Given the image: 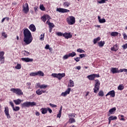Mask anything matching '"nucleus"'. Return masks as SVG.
Returning <instances> with one entry per match:
<instances>
[{
  "label": "nucleus",
  "instance_id": "1",
  "mask_svg": "<svg viewBox=\"0 0 127 127\" xmlns=\"http://www.w3.org/2000/svg\"><path fill=\"white\" fill-rule=\"evenodd\" d=\"M23 34V41L25 42L26 45L30 44V43L32 42V35L31 34L30 31H29L28 29L26 28L24 30Z\"/></svg>",
  "mask_w": 127,
  "mask_h": 127
},
{
  "label": "nucleus",
  "instance_id": "2",
  "mask_svg": "<svg viewBox=\"0 0 127 127\" xmlns=\"http://www.w3.org/2000/svg\"><path fill=\"white\" fill-rule=\"evenodd\" d=\"M33 106H36V102H26L21 104V108H29Z\"/></svg>",
  "mask_w": 127,
  "mask_h": 127
},
{
  "label": "nucleus",
  "instance_id": "3",
  "mask_svg": "<svg viewBox=\"0 0 127 127\" xmlns=\"http://www.w3.org/2000/svg\"><path fill=\"white\" fill-rule=\"evenodd\" d=\"M95 84L94 85V88H93L94 93L95 94H97L98 92H99V90H100V80L99 79H95Z\"/></svg>",
  "mask_w": 127,
  "mask_h": 127
},
{
  "label": "nucleus",
  "instance_id": "4",
  "mask_svg": "<svg viewBox=\"0 0 127 127\" xmlns=\"http://www.w3.org/2000/svg\"><path fill=\"white\" fill-rule=\"evenodd\" d=\"M10 91L14 93V94L17 95V96H22L23 95V92L20 88H11Z\"/></svg>",
  "mask_w": 127,
  "mask_h": 127
},
{
  "label": "nucleus",
  "instance_id": "5",
  "mask_svg": "<svg viewBox=\"0 0 127 127\" xmlns=\"http://www.w3.org/2000/svg\"><path fill=\"white\" fill-rule=\"evenodd\" d=\"M66 22H67L69 25H73L76 22V19L73 16H69L66 18Z\"/></svg>",
  "mask_w": 127,
  "mask_h": 127
},
{
  "label": "nucleus",
  "instance_id": "6",
  "mask_svg": "<svg viewBox=\"0 0 127 127\" xmlns=\"http://www.w3.org/2000/svg\"><path fill=\"white\" fill-rule=\"evenodd\" d=\"M52 77L54 78H57V79L59 80H61L63 77H65V73H52Z\"/></svg>",
  "mask_w": 127,
  "mask_h": 127
},
{
  "label": "nucleus",
  "instance_id": "7",
  "mask_svg": "<svg viewBox=\"0 0 127 127\" xmlns=\"http://www.w3.org/2000/svg\"><path fill=\"white\" fill-rule=\"evenodd\" d=\"M87 78L90 81H94L95 78H100L99 74L93 73L87 76Z\"/></svg>",
  "mask_w": 127,
  "mask_h": 127
},
{
  "label": "nucleus",
  "instance_id": "8",
  "mask_svg": "<svg viewBox=\"0 0 127 127\" xmlns=\"http://www.w3.org/2000/svg\"><path fill=\"white\" fill-rule=\"evenodd\" d=\"M23 11L24 13L27 14L29 11V6L28 3H25L23 5Z\"/></svg>",
  "mask_w": 127,
  "mask_h": 127
},
{
  "label": "nucleus",
  "instance_id": "9",
  "mask_svg": "<svg viewBox=\"0 0 127 127\" xmlns=\"http://www.w3.org/2000/svg\"><path fill=\"white\" fill-rule=\"evenodd\" d=\"M4 52H0V64H3L4 63Z\"/></svg>",
  "mask_w": 127,
  "mask_h": 127
},
{
  "label": "nucleus",
  "instance_id": "10",
  "mask_svg": "<svg viewBox=\"0 0 127 127\" xmlns=\"http://www.w3.org/2000/svg\"><path fill=\"white\" fill-rule=\"evenodd\" d=\"M57 11H59V12H62V13H65V12H70L69 10L63 8H57Z\"/></svg>",
  "mask_w": 127,
  "mask_h": 127
},
{
  "label": "nucleus",
  "instance_id": "11",
  "mask_svg": "<svg viewBox=\"0 0 127 127\" xmlns=\"http://www.w3.org/2000/svg\"><path fill=\"white\" fill-rule=\"evenodd\" d=\"M108 96H110L111 98H115L116 96V92H115V90H111L109 91L106 95V97H108Z\"/></svg>",
  "mask_w": 127,
  "mask_h": 127
},
{
  "label": "nucleus",
  "instance_id": "12",
  "mask_svg": "<svg viewBox=\"0 0 127 127\" xmlns=\"http://www.w3.org/2000/svg\"><path fill=\"white\" fill-rule=\"evenodd\" d=\"M70 92H71V88H68L64 92L62 93L61 96L62 97H66L67 95H69V94H70Z\"/></svg>",
  "mask_w": 127,
  "mask_h": 127
},
{
  "label": "nucleus",
  "instance_id": "13",
  "mask_svg": "<svg viewBox=\"0 0 127 127\" xmlns=\"http://www.w3.org/2000/svg\"><path fill=\"white\" fill-rule=\"evenodd\" d=\"M63 37L65 38V39H69V38H72V34L71 33L65 32L63 34Z\"/></svg>",
  "mask_w": 127,
  "mask_h": 127
},
{
  "label": "nucleus",
  "instance_id": "14",
  "mask_svg": "<svg viewBox=\"0 0 127 127\" xmlns=\"http://www.w3.org/2000/svg\"><path fill=\"white\" fill-rule=\"evenodd\" d=\"M22 61H23L24 62H33V59H30L29 58H21Z\"/></svg>",
  "mask_w": 127,
  "mask_h": 127
},
{
  "label": "nucleus",
  "instance_id": "15",
  "mask_svg": "<svg viewBox=\"0 0 127 127\" xmlns=\"http://www.w3.org/2000/svg\"><path fill=\"white\" fill-rule=\"evenodd\" d=\"M29 28L30 30H31V31H32L33 32L36 31V27L33 24L30 25L29 26Z\"/></svg>",
  "mask_w": 127,
  "mask_h": 127
},
{
  "label": "nucleus",
  "instance_id": "16",
  "mask_svg": "<svg viewBox=\"0 0 127 127\" xmlns=\"http://www.w3.org/2000/svg\"><path fill=\"white\" fill-rule=\"evenodd\" d=\"M119 50V46H118V44H116L112 48H111V51H114L115 52H117Z\"/></svg>",
  "mask_w": 127,
  "mask_h": 127
},
{
  "label": "nucleus",
  "instance_id": "17",
  "mask_svg": "<svg viewBox=\"0 0 127 127\" xmlns=\"http://www.w3.org/2000/svg\"><path fill=\"white\" fill-rule=\"evenodd\" d=\"M117 108H116V107L113 108L112 109H111L109 111V114L108 115V116H111V115H113V114H114V113H115V112L116 111Z\"/></svg>",
  "mask_w": 127,
  "mask_h": 127
},
{
  "label": "nucleus",
  "instance_id": "18",
  "mask_svg": "<svg viewBox=\"0 0 127 127\" xmlns=\"http://www.w3.org/2000/svg\"><path fill=\"white\" fill-rule=\"evenodd\" d=\"M41 112L43 115H45L46 114H47L48 110H47V108H42L41 109Z\"/></svg>",
  "mask_w": 127,
  "mask_h": 127
},
{
  "label": "nucleus",
  "instance_id": "19",
  "mask_svg": "<svg viewBox=\"0 0 127 127\" xmlns=\"http://www.w3.org/2000/svg\"><path fill=\"white\" fill-rule=\"evenodd\" d=\"M13 102L14 104L16 105H20L21 104V102H23V100H21V99H17V100H14Z\"/></svg>",
  "mask_w": 127,
  "mask_h": 127
},
{
  "label": "nucleus",
  "instance_id": "20",
  "mask_svg": "<svg viewBox=\"0 0 127 127\" xmlns=\"http://www.w3.org/2000/svg\"><path fill=\"white\" fill-rule=\"evenodd\" d=\"M21 53L23 55V56H24V57H27L30 55V53L25 50L22 51Z\"/></svg>",
  "mask_w": 127,
  "mask_h": 127
},
{
  "label": "nucleus",
  "instance_id": "21",
  "mask_svg": "<svg viewBox=\"0 0 127 127\" xmlns=\"http://www.w3.org/2000/svg\"><path fill=\"white\" fill-rule=\"evenodd\" d=\"M111 71L113 74H116V73H120V71H119V70H118V68H117L116 67H112L111 69Z\"/></svg>",
  "mask_w": 127,
  "mask_h": 127
},
{
  "label": "nucleus",
  "instance_id": "22",
  "mask_svg": "<svg viewBox=\"0 0 127 127\" xmlns=\"http://www.w3.org/2000/svg\"><path fill=\"white\" fill-rule=\"evenodd\" d=\"M67 87H74V81L73 80H72V79H70L68 83V86Z\"/></svg>",
  "mask_w": 127,
  "mask_h": 127
},
{
  "label": "nucleus",
  "instance_id": "23",
  "mask_svg": "<svg viewBox=\"0 0 127 127\" xmlns=\"http://www.w3.org/2000/svg\"><path fill=\"white\" fill-rule=\"evenodd\" d=\"M36 74H37V76H40L41 77H43V76H44V73L43 72V71L41 70L36 72Z\"/></svg>",
  "mask_w": 127,
  "mask_h": 127
},
{
  "label": "nucleus",
  "instance_id": "24",
  "mask_svg": "<svg viewBox=\"0 0 127 127\" xmlns=\"http://www.w3.org/2000/svg\"><path fill=\"white\" fill-rule=\"evenodd\" d=\"M63 5L64 6V7H68V6H69V5H71V3H70L68 1H65Z\"/></svg>",
  "mask_w": 127,
  "mask_h": 127
},
{
  "label": "nucleus",
  "instance_id": "25",
  "mask_svg": "<svg viewBox=\"0 0 127 127\" xmlns=\"http://www.w3.org/2000/svg\"><path fill=\"white\" fill-rule=\"evenodd\" d=\"M61 115H62V106H61L59 110V114L57 115V118H59V119H60V118H61Z\"/></svg>",
  "mask_w": 127,
  "mask_h": 127
},
{
  "label": "nucleus",
  "instance_id": "26",
  "mask_svg": "<svg viewBox=\"0 0 127 127\" xmlns=\"http://www.w3.org/2000/svg\"><path fill=\"white\" fill-rule=\"evenodd\" d=\"M125 89V86H124V84H120L118 87V89L120 91H123Z\"/></svg>",
  "mask_w": 127,
  "mask_h": 127
},
{
  "label": "nucleus",
  "instance_id": "27",
  "mask_svg": "<svg viewBox=\"0 0 127 127\" xmlns=\"http://www.w3.org/2000/svg\"><path fill=\"white\" fill-rule=\"evenodd\" d=\"M118 117L117 116H112L109 117L108 120H110V121H115V120H117Z\"/></svg>",
  "mask_w": 127,
  "mask_h": 127
},
{
  "label": "nucleus",
  "instance_id": "28",
  "mask_svg": "<svg viewBox=\"0 0 127 127\" xmlns=\"http://www.w3.org/2000/svg\"><path fill=\"white\" fill-rule=\"evenodd\" d=\"M100 40H101V37H98L94 39L93 40L94 44H96L97 42H98V41H100Z\"/></svg>",
  "mask_w": 127,
  "mask_h": 127
},
{
  "label": "nucleus",
  "instance_id": "29",
  "mask_svg": "<svg viewBox=\"0 0 127 127\" xmlns=\"http://www.w3.org/2000/svg\"><path fill=\"white\" fill-rule=\"evenodd\" d=\"M111 36H118L119 35V32H112L111 33Z\"/></svg>",
  "mask_w": 127,
  "mask_h": 127
},
{
  "label": "nucleus",
  "instance_id": "30",
  "mask_svg": "<svg viewBox=\"0 0 127 127\" xmlns=\"http://www.w3.org/2000/svg\"><path fill=\"white\" fill-rule=\"evenodd\" d=\"M77 54L75 52H72V53H69L68 54V56L69 57H74V56H76Z\"/></svg>",
  "mask_w": 127,
  "mask_h": 127
},
{
  "label": "nucleus",
  "instance_id": "31",
  "mask_svg": "<svg viewBox=\"0 0 127 127\" xmlns=\"http://www.w3.org/2000/svg\"><path fill=\"white\" fill-rule=\"evenodd\" d=\"M98 44L100 47H103V46H104V45H105V42L104 41L103 42L101 41L98 42Z\"/></svg>",
  "mask_w": 127,
  "mask_h": 127
},
{
  "label": "nucleus",
  "instance_id": "32",
  "mask_svg": "<svg viewBox=\"0 0 127 127\" xmlns=\"http://www.w3.org/2000/svg\"><path fill=\"white\" fill-rule=\"evenodd\" d=\"M4 114L6 116V115H7L9 114V110H8V108L7 107H5V110H4Z\"/></svg>",
  "mask_w": 127,
  "mask_h": 127
},
{
  "label": "nucleus",
  "instance_id": "33",
  "mask_svg": "<svg viewBox=\"0 0 127 127\" xmlns=\"http://www.w3.org/2000/svg\"><path fill=\"white\" fill-rule=\"evenodd\" d=\"M76 120H75V119L74 118H70L69 120V124H73V123H75Z\"/></svg>",
  "mask_w": 127,
  "mask_h": 127
},
{
  "label": "nucleus",
  "instance_id": "34",
  "mask_svg": "<svg viewBox=\"0 0 127 127\" xmlns=\"http://www.w3.org/2000/svg\"><path fill=\"white\" fill-rule=\"evenodd\" d=\"M49 27H52L53 28V27H55V25H54V24L53 23H51L50 22H49V23H48Z\"/></svg>",
  "mask_w": 127,
  "mask_h": 127
},
{
  "label": "nucleus",
  "instance_id": "35",
  "mask_svg": "<svg viewBox=\"0 0 127 127\" xmlns=\"http://www.w3.org/2000/svg\"><path fill=\"white\" fill-rule=\"evenodd\" d=\"M98 95L100 97H104V91H103V90H100L98 93Z\"/></svg>",
  "mask_w": 127,
  "mask_h": 127
},
{
  "label": "nucleus",
  "instance_id": "36",
  "mask_svg": "<svg viewBox=\"0 0 127 127\" xmlns=\"http://www.w3.org/2000/svg\"><path fill=\"white\" fill-rule=\"evenodd\" d=\"M36 93L37 94V95H42V90H40V89H38L36 90Z\"/></svg>",
  "mask_w": 127,
  "mask_h": 127
},
{
  "label": "nucleus",
  "instance_id": "37",
  "mask_svg": "<svg viewBox=\"0 0 127 127\" xmlns=\"http://www.w3.org/2000/svg\"><path fill=\"white\" fill-rule=\"evenodd\" d=\"M19 110H20V108L18 106H16L15 108L14 107V108H13V111L15 112H17V111H19Z\"/></svg>",
  "mask_w": 127,
  "mask_h": 127
},
{
  "label": "nucleus",
  "instance_id": "38",
  "mask_svg": "<svg viewBox=\"0 0 127 127\" xmlns=\"http://www.w3.org/2000/svg\"><path fill=\"white\" fill-rule=\"evenodd\" d=\"M15 68L17 70H19V69H21V64H17V65L15 67Z\"/></svg>",
  "mask_w": 127,
  "mask_h": 127
},
{
  "label": "nucleus",
  "instance_id": "39",
  "mask_svg": "<svg viewBox=\"0 0 127 127\" xmlns=\"http://www.w3.org/2000/svg\"><path fill=\"white\" fill-rule=\"evenodd\" d=\"M40 9L43 11H45V10H46V9L44 7V5L43 4L40 5Z\"/></svg>",
  "mask_w": 127,
  "mask_h": 127
},
{
  "label": "nucleus",
  "instance_id": "40",
  "mask_svg": "<svg viewBox=\"0 0 127 127\" xmlns=\"http://www.w3.org/2000/svg\"><path fill=\"white\" fill-rule=\"evenodd\" d=\"M108 0H101L100 1L98 0L97 2H98V3H100V4L105 3L106 1H108Z\"/></svg>",
  "mask_w": 127,
  "mask_h": 127
},
{
  "label": "nucleus",
  "instance_id": "41",
  "mask_svg": "<svg viewBox=\"0 0 127 127\" xmlns=\"http://www.w3.org/2000/svg\"><path fill=\"white\" fill-rule=\"evenodd\" d=\"M42 21L44 22H45V21H46V20H47V18H46V15L43 16L41 18Z\"/></svg>",
  "mask_w": 127,
  "mask_h": 127
},
{
  "label": "nucleus",
  "instance_id": "42",
  "mask_svg": "<svg viewBox=\"0 0 127 127\" xmlns=\"http://www.w3.org/2000/svg\"><path fill=\"white\" fill-rule=\"evenodd\" d=\"M47 87H48L47 85H45V84L41 85L40 89H46Z\"/></svg>",
  "mask_w": 127,
  "mask_h": 127
},
{
  "label": "nucleus",
  "instance_id": "43",
  "mask_svg": "<svg viewBox=\"0 0 127 127\" xmlns=\"http://www.w3.org/2000/svg\"><path fill=\"white\" fill-rule=\"evenodd\" d=\"M45 33H44V34L42 35L41 34L40 36V39L41 41H43L44 40V35H45Z\"/></svg>",
  "mask_w": 127,
  "mask_h": 127
},
{
  "label": "nucleus",
  "instance_id": "44",
  "mask_svg": "<svg viewBox=\"0 0 127 127\" xmlns=\"http://www.w3.org/2000/svg\"><path fill=\"white\" fill-rule=\"evenodd\" d=\"M30 76H31V77H35V76H37L36 72H31L30 73Z\"/></svg>",
  "mask_w": 127,
  "mask_h": 127
},
{
  "label": "nucleus",
  "instance_id": "45",
  "mask_svg": "<svg viewBox=\"0 0 127 127\" xmlns=\"http://www.w3.org/2000/svg\"><path fill=\"white\" fill-rule=\"evenodd\" d=\"M77 52H79V53H85V51L81 49H78L77 50Z\"/></svg>",
  "mask_w": 127,
  "mask_h": 127
},
{
  "label": "nucleus",
  "instance_id": "46",
  "mask_svg": "<svg viewBox=\"0 0 127 127\" xmlns=\"http://www.w3.org/2000/svg\"><path fill=\"white\" fill-rule=\"evenodd\" d=\"M100 23H105L106 22V19L102 18L101 20H99Z\"/></svg>",
  "mask_w": 127,
  "mask_h": 127
},
{
  "label": "nucleus",
  "instance_id": "47",
  "mask_svg": "<svg viewBox=\"0 0 127 127\" xmlns=\"http://www.w3.org/2000/svg\"><path fill=\"white\" fill-rule=\"evenodd\" d=\"M69 55H65L63 57V59L64 60H66L67 59H68V58H69Z\"/></svg>",
  "mask_w": 127,
  "mask_h": 127
},
{
  "label": "nucleus",
  "instance_id": "48",
  "mask_svg": "<svg viewBox=\"0 0 127 127\" xmlns=\"http://www.w3.org/2000/svg\"><path fill=\"white\" fill-rule=\"evenodd\" d=\"M74 59L75 61H76V62H79V61H80V60L81 59V58L80 57L74 58Z\"/></svg>",
  "mask_w": 127,
  "mask_h": 127
},
{
  "label": "nucleus",
  "instance_id": "49",
  "mask_svg": "<svg viewBox=\"0 0 127 127\" xmlns=\"http://www.w3.org/2000/svg\"><path fill=\"white\" fill-rule=\"evenodd\" d=\"M49 105H50V107H51L52 108H57V105H56L55 104L50 103Z\"/></svg>",
  "mask_w": 127,
  "mask_h": 127
},
{
  "label": "nucleus",
  "instance_id": "50",
  "mask_svg": "<svg viewBox=\"0 0 127 127\" xmlns=\"http://www.w3.org/2000/svg\"><path fill=\"white\" fill-rule=\"evenodd\" d=\"M41 86V85H40V83H36L35 87L36 89H38V88H40Z\"/></svg>",
  "mask_w": 127,
  "mask_h": 127
},
{
  "label": "nucleus",
  "instance_id": "51",
  "mask_svg": "<svg viewBox=\"0 0 127 127\" xmlns=\"http://www.w3.org/2000/svg\"><path fill=\"white\" fill-rule=\"evenodd\" d=\"M63 33H62V32H59L57 33V35L58 36H63Z\"/></svg>",
  "mask_w": 127,
  "mask_h": 127
},
{
  "label": "nucleus",
  "instance_id": "52",
  "mask_svg": "<svg viewBox=\"0 0 127 127\" xmlns=\"http://www.w3.org/2000/svg\"><path fill=\"white\" fill-rule=\"evenodd\" d=\"M86 57V55L84 54H80L79 55V58H85Z\"/></svg>",
  "mask_w": 127,
  "mask_h": 127
},
{
  "label": "nucleus",
  "instance_id": "53",
  "mask_svg": "<svg viewBox=\"0 0 127 127\" xmlns=\"http://www.w3.org/2000/svg\"><path fill=\"white\" fill-rule=\"evenodd\" d=\"M2 36H3V37H4V38H6V37H7V35L6 34H5V32H3L2 33Z\"/></svg>",
  "mask_w": 127,
  "mask_h": 127
},
{
  "label": "nucleus",
  "instance_id": "54",
  "mask_svg": "<svg viewBox=\"0 0 127 127\" xmlns=\"http://www.w3.org/2000/svg\"><path fill=\"white\" fill-rule=\"evenodd\" d=\"M27 86H28V89H30V86H31V83L27 82L26 83Z\"/></svg>",
  "mask_w": 127,
  "mask_h": 127
},
{
  "label": "nucleus",
  "instance_id": "55",
  "mask_svg": "<svg viewBox=\"0 0 127 127\" xmlns=\"http://www.w3.org/2000/svg\"><path fill=\"white\" fill-rule=\"evenodd\" d=\"M68 116L69 117H73V118H75V117H76V114L72 113L68 115Z\"/></svg>",
  "mask_w": 127,
  "mask_h": 127
},
{
  "label": "nucleus",
  "instance_id": "56",
  "mask_svg": "<svg viewBox=\"0 0 127 127\" xmlns=\"http://www.w3.org/2000/svg\"><path fill=\"white\" fill-rule=\"evenodd\" d=\"M9 104H10V106H11V107H12V108L13 109V108H14V104H13V102L10 101L9 102Z\"/></svg>",
  "mask_w": 127,
  "mask_h": 127
},
{
  "label": "nucleus",
  "instance_id": "57",
  "mask_svg": "<svg viewBox=\"0 0 127 127\" xmlns=\"http://www.w3.org/2000/svg\"><path fill=\"white\" fill-rule=\"evenodd\" d=\"M46 17L47 19V18H48V19H51V17H50V15H49L48 14L46 15Z\"/></svg>",
  "mask_w": 127,
  "mask_h": 127
},
{
  "label": "nucleus",
  "instance_id": "58",
  "mask_svg": "<svg viewBox=\"0 0 127 127\" xmlns=\"http://www.w3.org/2000/svg\"><path fill=\"white\" fill-rule=\"evenodd\" d=\"M123 36H124V39H127V35L126 34V33H124Z\"/></svg>",
  "mask_w": 127,
  "mask_h": 127
},
{
  "label": "nucleus",
  "instance_id": "59",
  "mask_svg": "<svg viewBox=\"0 0 127 127\" xmlns=\"http://www.w3.org/2000/svg\"><path fill=\"white\" fill-rule=\"evenodd\" d=\"M35 115H36V116H37V117H39V116H40V113L39 112L36 111V112H35Z\"/></svg>",
  "mask_w": 127,
  "mask_h": 127
},
{
  "label": "nucleus",
  "instance_id": "60",
  "mask_svg": "<svg viewBox=\"0 0 127 127\" xmlns=\"http://www.w3.org/2000/svg\"><path fill=\"white\" fill-rule=\"evenodd\" d=\"M123 48H124V49H127V44H126L125 45H124L123 46H122Z\"/></svg>",
  "mask_w": 127,
  "mask_h": 127
},
{
  "label": "nucleus",
  "instance_id": "61",
  "mask_svg": "<svg viewBox=\"0 0 127 127\" xmlns=\"http://www.w3.org/2000/svg\"><path fill=\"white\" fill-rule=\"evenodd\" d=\"M47 110L50 114H51L52 113V110H51V109H50V108H47Z\"/></svg>",
  "mask_w": 127,
  "mask_h": 127
},
{
  "label": "nucleus",
  "instance_id": "62",
  "mask_svg": "<svg viewBox=\"0 0 127 127\" xmlns=\"http://www.w3.org/2000/svg\"><path fill=\"white\" fill-rule=\"evenodd\" d=\"M50 48V46L48 44H47L45 47V49H49Z\"/></svg>",
  "mask_w": 127,
  "mask_h": 127
},
{
  "label": "nucleus",
  "instance_id": "63",
  "mask_svg": "<svg viewBox=\"0 0 127 127\" xmlns=\"http://www.w3.org/2000/svg\"><path fill=\"white\" fill-rule=\"evenodd\" d=\"M37 8H38V7H34V10H35V12H37L38 11V10L37 9Z\"/></svg>",
  "mask_w": 127,
  "mask_h": 127
},
{
  "label": "nucleus",
  "instance_id": "64",
  "mask_svg": "<svg viewBox=\"0 0 127 127\" xmlns=\"http://www.w3.org/2000/svg\"><path fill=\"white\" fill-rule=\"evenodd\" d=\"M6 116L8 119H10V118H11V117H10V115L9 114V113L6 114Z\"/></svg>",
  "mask_w": 127,
  "mask_h": 127
}]
</instances>
